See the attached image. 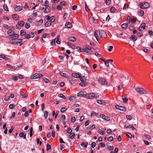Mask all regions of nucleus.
<instances>
[{"label": "nucleus", "mask_w": 153, "mask_h": 153, "mask_svg": "<svg viewBox=\"0 0 153 153\" xmlns=\"http://www.w3.org/2000/svg\"><path fill=\"white\" fill-rule=\"evenodd\" d=\"M136 91L140 94H147L148 92L143 88H135Z\"/></svg>", "instance_id": "nucleus-1"}, {"label": "nucleus", "mask_w": 153, "mask_h": 153, "mask_svg": "<svg viewBox=\"0 0 153 153\" xmlns=\"http://www.w3.org/2000/svg\"><path fill=\"white\" fill-rule=\"evenodd\" d=\"M99 97V95L97 94L91 93L89 94L86 93V97L90 99H92L94 98H96Z\"/></svg>", "instance_id": "nucleus-2"}, {"label": "nucleus", "mask_w": 153, "mask_h": 153, "mask_svg": "<svg viewBox=\"0 0 153 153\" xmlns=\"http://www.w3.org/2000/svg\"><path fill=\"white\" fill-rule=\"evenodd\" d=\"M150 5L148 2H144L141 3L140 4V7L141 9H146L149 7Z\"/></svg>", "instance_id": "nucleus-3"}, {"label": "nucleus", "mask_w": 153, "mask_h": 153, "mask_svg": "<svg viewBox=\"0 0 153 153\" xmlns=\"http://www.w3.org/2000/svg\"><path fill=\"white\" fill-rule=\"evenodd\" d=\"M23 41L22 39H12L10 41V42L12 44H16L22 42Z\"/></svg>", "instance_id": "nucleus-4"}, {"label": "nucleus", "mask_w": 153, "mask_h": 153, "mask_svg": "<svg viewBox=\"0 0 153 153\" xmlns=\"http://www.w3.org/2000/svg\"><path fill=\"white\" fill-rule=\"evenodd\" d=\"M99 36L100 38H106L107 35L106 33L102 30H100L99 31Z\"/></svg>", "instance_id": "nucleus-5"}, {"label": "nucleus", "mask_w": 153, "mask_h": 153, "mask_svg": "<svg viewBox=\"0 0 153 153\" xmlns=\"http://www.w3.org/2000/svg\"><path fill=\"white\" fill-rule=\"evenodd\" d=\"M25 23L24 21H21L19 22L18 23L16 24V29H19L20 27H23Z\"/></svg>", "instance_id": "nucleus-6"}, {"label": "nucleus", "mask_w": 153, "mask_h": 153, "mask_svg": "<svg viewBox=\"0 0 153 153\" xmlns=\"http://www.w3.org/2000/svg\"><path fill=\"white\" fill-rule=\"evenodd\" d=\"M42 76V75L40 74V73L39 74L36 73L32 76L30 77V79H35L39 77H41Z\"/></svg>", "instance_id": "nucleus-7"}, {"label": "nucleus", "mask_w": 153, "mask_h": 153, "mask_svg": "<svg viewBox=\"0 0 153 153\" xmlns=\"http://www.w3.org/2000/svg\"><path fill=\"white\" fill-rule=\"evenodd\" d=\"M98 81L102 85H106L107 84L106 80L102 78H100L98 79Z\"/></svg>", "instance_id": "nucleus-8"}, {"label": "nucleus", "mask_w": 153, "mask_h": 153, "mask_svg": "<svg viewBox=\"0 0 153 153\" xmlns=\"http://www.w3.org/2000/svg\"><path fill=\"white\" fill-rule=\"evenodd\" d=\"M35 34L33 32H31L29 34H27L25 35V38L26 39H29L31 38H33L35 36Z\"/></svg>", "instance_id": "nucleus-9"}, {"label": "nucleus", "mask_w": 153, "mask_h": 153, "mask_svg": "<svg viewBox=\"0 0 153 153\" xmlns=\"http://www.w3.org/2000/svg\"><path fill=\"white\" fill-rule=\"evenodd\" d=\"M146 24L145 23H143L140 24V26L139 28V30L140 31H142L145 28Z\"/></svg>", "instance_id": "nucleus-10"}, {"label": "nucleus", "mask_w": 153, "mask_h": 153, "mask_svg": "<svg viewBox=\"0 0 153 153\" xmlns=\"http://www.w3.org/2000/svg\"><path fill=\"white\" fill-rule=\"evenodd\" d=\"M6 65L8 67H9L10 68H11L13 69H16L19 68H20V67H22V64H20L19 65H17L15 66H11L9 64H7Z\"/></svg>", "instance_id": "nucleus-11"}, {"label": "nucleus", "mask_w": 153, "mask_h": 153, "mask_svg": "<svg viewBox=\"0 0 153 153\" xmlns=\"http://www.w3.org/2000/svg\"><path fill=\"white\" fill-rule=\"evenodd\" d=\"M115 108L117 109H119L122 111H125L126 110L125 107L122 106H119L117 105H115Z\"/></svg>", "instance_id": "nucleus-12"}, {"label": "nucleus", "mask_w": 153, "mask_h": 153, "mask_svg": "<svg viewBox=\"0 0 153 153\" xmlns=\"http://www.w3.org/2000/svg\"><path fill=\"white\" fill-rule=\"evenodd\" d=\"M86 93L85 92L80 91L77 94V96L80 97H86Z\"/></svg>", "instance_id": "nucleus-13"}, {"label": "nucleus", "mask_w": 153, "mask_h": 153, "mask_svg": "<svg viewBox=\"0 0 153 153\" xmlns=\"http://www.w3.org/2000/svg\"><path fill=\"white\" fill-rule=\"evenodd\" d=\"M100 117L105 120L108 121L110 120V118L108 117L105 115L104 114H101Z\"/></svg>", "instance_id": "nucleus-14"}, {"label": "nucleus", "mask_w": 153, "mask_h": 153, "mask_svg": "<svg viewBox=\"0 0 153 153\" xmlns=\"http://www.w3.org/2000/svg\"><path fill=\"white\" fill-rule=\"evenodd\" d=\"M14 9L16 11L19 12L22 10V7L21 6H16Z\"/></svg>", "instance_id": "nucleus-15"}, {"label": "nucleus", "mask_w": 153, "mask_h": 153, "mask_svg": "<svg viewBox=\"0 0 153 153\" xmlns=\"http://www.w3.org/2000/svg\"><path fill=\"white\" fill-rule=\"evenodd\" d=\"M124 127L127 128H131L132 130L136 129V128L133 126L132 125H125Z\"/></svg>", "instance_id": "nucleus-16"}, {"label": "nucleus", "mask_w": 153, "mask_h": 153, "mask_svg": "<svg viewBox=\"0 0 153 153\" xmlns=\"http://www.w3.org/2000/svg\"><path fill=\"white\" fill-rule=\"evenodd\" d=\"M122 100L123 102L125 103H127L128 101L127 96L126 95H124L122 96Z\"/></svg>", "instance_id": "nucleus-17"}, {"label": "nucleus", "mask_w": 153, "mask_h": 153, "mask_svg": "<svg viewBox=\"0 0 153 153\" xmlns=\"http://www.w3.org/2000/svg\"><path fill=\"white\" fill-rule=\"evenodd\" d=\"M65 26L67 28H70L72 27V25L69 22H68L66 23Z\"/></svg>", "instance_id": "nucleus-18"}, {"label": "nucleus", "mask_w": 153, "mask_h": 153, "mask_svg": "<svg viewBox=\"0 0 153 153\" xmlns=\"http://www.w3.org/2000/svg\"><path fill=\"white\" fill-rule=\"evenodd\" d=\"M72 75L73 77L76 78H79L81 76L80 74L76 73H72Z\"/></svg>", "instance_id": "nucleus-19"}, {"label": "nucleus", "mask_w": 153, "mask_h": 153, "mask_svg": "<svg viewBox=\"0 0 153 153\" xmlns=\"http://www.w3.org/2000/svg\"><path fill=\"white\" fill-rule=\"evenodd\" d=\"M98 33L99 32L97 30H95L94 31V36L96 38V39L97 40V41L98 42L99 39L98 38Z\"/></svg>", "instance_id": "nucleus-20"}, {"label": "nucleus", "mask_w": 153, "mask_h": 153, "mask_svg": "<svg viewBox=\"0 0 153 153\" xmlns=\"http://www.w3.org/2000/svg\"><path fill=\"white\" fill-rule=\"evenodd\" d=\"M51 11V8L49 6H47L45 8V13H48Z\"/></svg>", "instance_id": "nucleus-21"}, {"label": "nucleus", "mask_w": 153, "mask_h": 153, "mask_svg": "<svg viewBox=\"0 0 153 153\" xmlns=\"http://www.w3.org/2000/svg\"><path fill=\"white\" fill-rule=\"evenodd\" d=\"M68 40L69 41L71 42H74L76 41V38L74 36H71L69 37Z\"/></svg>", "instance_id": "nucleus-22"}, {"label": "nucleus", "mask_w": 153, "mask_h": 153, "mask_svg": "<svg viewBox=\"0 0 153 153\" xmlns=\"http://www.w3.org/2000/svg\"><path fill=\"white\" fill-rule=\"evenodd\" d=\"M130 39L133 40V41L134 42L136 41L137 38V36L135 35H132L130 37Z\"/></svg>", "instance_id": "nucleus-23"}, {"label": "nucleus", "mask_w": 153, "mask_h": 153, "mask_svg": "<svg viewBox=\"0 0 153 153\" xmlns=\"http://www.w3.org/2000/svg\"><path fill=\"white\" fill-rule=\"evenodd\" d=\"M0 58H3L5 60L9 59V58L8 57L6 56L4 54H1L0 55Z\"/></svg>", "instance_id": "nucleus-24"}, {"label": "nucleus", "mask_w": 153, "mask_h": 153, "mask_svg": "<svg viewBox=\"0 0 153 153\" xmlns=\"http://www.w3.org/2000/svg\"><path fill=\"white\" fill-rule=\"evenodd\" d=\"M13 39H17L19 37V35L15 33H14L13 34Z\"/></svg>", "instance_id": "nucleus-25"}, {"label": "nucleus", "mask_w": 153, "mask_h": 153, "mask_svg": "<svg viewBox=\"0 0 153 153\" xmlns=\"http://www.w3.org/2000/svg\"><path fill=\"white\" fill-rule=\"evenodd\" d=\"M13 18L15 20H18L19 16L17 14H13L12 15Z\"/></svg>", "instance_id": "nucleus-26"}, {"label": "nucleus", "mask_w": 153, "mask_h": 153, "mask_svg": "<svg viewBox=\"0 0 153 153\" xmlns=\"http://www.w3.org/2000/svg\"><path fill=\"white\" fill-rule=\"evenodd\" d=\"M76 49H77L78 51H80L81 52H84V51L85 50L84 48H80V47H77Z\"/></svg>", "instance_id": "nucleus-27"}, {"label": "nucleus", "mask_w": 153, "mask_h": 153, "mask_svg": "<svg viewBox=\"0 0 153 153\" xmlns=\"http://www.w3.org/2000/svg\"><path fill=\"white\" fill-rule=\"evenodd\" d=\"M128 25L127 23H125L121 25L122 29L125 30L128 27Z\"/></svg>", "instance_id": "nucleus-28"}, {"label": "nucleus", "mask_w": 153, "mask_h": 153, "mask_svg": "<svg viewBox=\"0 0 153 153\" xmlns=\"http://www.w3.org/2000/svg\"><path fill=\"white\" fill-rule=\"evenodd\" d=\"M69 135V137L71 139H73L74 138L75 136V134L74 133H71Z\"/></svg>", "instance_id": "nucleus-29"}, {"label": "nucleus", "mask_w": 153, "mask_h": 153, "mask_svg": "<svg viewBox=\"0 0 153 153\" xmlns=\"http://www.w3.org/2000/svg\"><path fill=\"white\" fill-rule=\"evenodd\" d=\"M51 23L49 21H48L46 22L45 24V26L46 27H49L51 25Z\"/></svg>", "instance_id": "nucleus-30"}, {"label": "nucleus", "mask_w": 153, "mask_h": 153, "mask_svg": "<svg viewBox=\"0 0 153 153\" xmlns=\"http://www.w3.org/2000/svg\"><path fill=\"white\" fill-rule=\"evenodd\" d=\"M55 20V17L54 16H52L51 17L50 22H53Z\"/></svg>", "instance_id": "nucleus-31"}, {"label": "nucleus", "mask_w": 153, "mask_h": 153, "mask_svg": "<svg viewBox=\"0 0 153 153\" xmlns=\"http://www.w3.org/2000/svg\"><path fill=\"white\" fill-rule=\"evenodd\" d=\"M26 33V32L25 30L22 29L20 31V35L21 36H23L25 35Z\"/></svg>", "instance_id": "nucleus-32"}, {"label": "nucleus", "mask_w": 153, "mask_h": 153, "mask_svg": "<svg viewBox=\"0 0 153 153\" xmlns=\"http://www.w3.org/2000/svg\"><path fill=\"white\" fill-rule=\"evenodd\" d=\"M88 143L87 142H86L85 143L84 142H83L82 144H81V146L82 147L83 146L84 148H86L87 147Z\"/></svg>", "instance_id": "nucleus-33"}, {"label": "nucleus", "mask_w": 153, "mask_h": 153, "mask_svg": "<svg viewBox=\"0 0 153 153\" xmlns=\"http://www.w3.org/2000/svg\"><path fill=\"white\" fill-rule=\"evenodd\" d=\"M56 39V38H55L54 39L52 40L51 43V45L53 46H54L55 45V43Z\"/></svg>", "instance_id": "nucleus-34"}, {"label": "nucleus", "mask_w": 153, "mask_h": 153, "mask_svg": "<svg viewBox=\"0 0 153 153\" xmlns=\"http://www.w3.org/2000/svg\"><path fill=\"white\" fill-rule=\"evenodd\" d=\"M60 74L62 76L65 77H67V75L66 73L61 72L60 73Z\"/></svg>", "instance_id": "nucleus-35"}, {"label": "nucleus", "mask_w": 153, "mask_h": 153, "mask_svg": "<svg viewBox=\"0 0 153 153\" xmlns=\"http://www.w3.org/2000/svg\"><path fill=\"white\" fill-rule=\"evenodd\" d=\"M58 97L62 98L63 99H66V97L65 96L62 94H59L58 95Z\"/></svg>", "instance_id": "nucleus-36"}, {"label": "nucleus", "mask_w": 153, "mask_h": 153, "mask_svg": "<svg viewBox=\"0 0 153 153\" xmlns=\"http://www.w3.org/2000/svg\"><path fill=\"white\" fill-rule=\"evenodd\" d=\"M85 50L84 51V52H85L86 53H87L89 54H91L92 53V51H89L88 50L86 49V48H84Z\"/></svg>", "instance_id": "nucleus-37"}, {"label": "nucleus", "mask_w": 153, "mask_h": 153, "mask_svg": "<svg viewBox=\"0 0 153 153\" xmlns=\"http://www.w3.org/2000/svg\"><path fill=\"white\" fill-rule=\"evenodd\" d=\"M97 114L94 111H91V117H93V116H96Z\"/></svg>", "instance_id": "nucleus-38"}, {"label": "nucleus", "mask_w": 153, "mask_h": 153, "mask_svg": "<svg viewBox=\"0 0 153 153\" xmlns=\"http://www.w3.org/2000/svg\"><path fill=\"white\" fill-rule=\"evenodd\" d=\"M11 31L10 30H9L7 31V34H9V36H12L14 32V31Z\"/></svg>", "instance_id": "nucleus-39"}, {"label": "nucleus", "mask_w": 153, "mask_h": 153, "mask_svg": "<svg viewBox=\"0 0 153 153\" xmlns=\"http://www.w3.org/2000/svg\"><path fill=\"white\" fill-rule=\"evenodd\" d=\"M138 14L139 16H142L144 14V12L143 11L141 10L140 12H138Z\"/></svg>", "instance_id": "nucleus-40"}, {"label": "nucleus", "mask_w": 153, "mask_h": 153, "mask_svg": "<svg viewBox=\"0 0 153 153\" xmlns=\"http://www.w3.org/2000/svg\"><path fill=\"white\" fill-rule=\"evenodd\" d=\"M114 149V147L113 146H107V149L108 150L111 151L112 150Z\"/></svg>", "instance_id": "nucleus-41"}, {"label": "nucleus", "mask_w": 153, "mask_h": 153, "mask_svg": "<svg viewBox=\"0 0 153 153\" xmlns=\"http://www.w3.org/2000/svg\"><path fill=\"white\" fill-rule=\"evenodd\" d=\"M131 22L132 23H134L136 22V19L135 18H133L131 19Z\"/></svg>", "instance_id": "nucleus-42"}, {"label": "nucleus", "mask_w": 153, "mask_h": 153, "mask_svg": "<svg viewBox=\"0 0 153 153\" xmlns=\"http://www.w3.org/2000/svg\"><path fill=\"white\" fill-rule=\"evenodd\" d=\"M15 106L16 105H14L13 104H11L9 105V108H10L12 109L14 108L15 107Z\"/></svg>", "instance_id": "nucleus-43"}, {"label": "nucleus", "mask_w": 153, "mask_h": 153, "mask_svg": "<svg viewBox=\"0 0 153 153\" xmlns=\"http://www.w3.org/2000/svg\"><path fill=\"white\" fill-rule=\"evenodd\" d=\"M3 8L4 10L8 11V9L7 4H4L3 5Z\"/></svg>", "instance_id": "nucleus-44"}, {"label": "nucleus", "mask_w": 153, "mask_h": 153, "mask_svg": "<svg viewBox=\"0 0 153 153\" xmlns=\"http://www.w3.org/2000/svg\"><path fill=\"white\" fill-rule=\"evenodd\" d=\"M48 114V111H45L44 116L45 118H46Z\"/></svg>", "instance_id": "nucleus-45"}, {"label": "nucleus", "mask_w": 153, "mask_h": 153, "mask_svg": "<svg viewBox=\"0 0 153 153\" xmlns=\"http://www.w3.org/2000/svg\"><path fill=\"white\" fill-rule=\"evenodd\" d=\"M72 130L70 128V127H69L67 130V132L68 133L70 134L71 133H72Z\"/></svg>", "instance_id": "nucleus-46"}, {"label": "nucleus", "mask_w": 153, "mask_h": 153, "mask_svg": "<svg viewBox=\"0 0 153 153\" xmlns=\"http://www.w3.org/2000/svg\"><path fill=\"white\" fill-rule=\"evenodd\" d=\"M80 80L81 82H84L85 80V76H82L80 77Z\"/></svg>", "instance_id": "nucleus-47"}, {"label": "nucleus", "mask_w": 153, "mask_h": 153, "mask_svg": "<svg viewBox=\"0 0 153 153\" xmlns=\"http://www.w3.org/2000/svg\"><path fill=\"white\" fill-rule=\"evenodd\" d=\"M14 128L13 126H12L11 127L10 129L8 131L9 133H12L14 129Z\"/></svg>", "instance_id": "nucleus-48"}, {"label": "nucleus", "mask_w": 153, "mask_h": 153, "mask_svg": "<svg viewBox=\"0 0 153 153\" xmlns=\"http://www.w3.org/2000/svg\"><path fill=\"white\" fill-rule=\"evenodd\" d=\"M67 110V108L65 107H62V108L61 110L60 111L61 112H65Z\"/></svg>", "instance_id": "nucleus-49"}, {"label": "nucleus", "mask_w": 153, "mask_h": 153, "mask_svg": "<svg viewBox=\"0 0 153 153\" xmlns=\"http://www.w3.org/2000/svg\"><path fill=\"white\" fill-rule=\"evenodd\" d=\"M51 149V146L49 144H47V145L46 149L47 151H48L49 149Z\"/></svg>", "instance_id": "nucleus-50"}, {"label": "nucleus", "mask_w": 153, "mask_h": 153, "mask_svg": "<svg viewBox=\"0 0 153 153\" xmlns=\"http://www.w3.org/2000/svg\"><path fill=\"white\" fill-rule=\"evenodd\" d=\"M44 81L46 83H47L50 81V80L47 78H44Z\"/></svg>", "instance_id": "nucleus-51"}, {"label": "nucleus", "mask_w": 153, "mask_h": 153, "mask_svg": "<svg viewBox=\"0 0 153 153\" xmlns=\"http://www.w3.org/2000/svg\"><path fill=\"white\" fill-rule=\"evenodd\" d=\"M99 147H104L105 146V144L104 143H101L99 144Z\"/></svg>", "instance_id": "nucleus-52"}, {"label": "nucleus", "mask_w": 153, "mask_h": 153, "mask_svg": "<svg viewBox=\"0 0 153 153\" xmlns=\"http://www.w3.org/2000/svg\"><path fill=\"white\" fill-rule=\"evenodd\" d=\"M126 136L129 138H131L132 137V135L129 133L127 132L126 134Z\"/></svg>", "instance_id": "nucleus-53"}, {"label": "nucleus", "mask_w": 153, "mask_h": 153, "mask_svg": "<svg viewBox=\"0 0 153 153\" xmlns=\"http://www.w3.org/2000/svg\"><path fill=\"white\" fill-rule=\"evenodd\" d=\"M115 10V8L114 7H111L110 9V12L111 13H114Z\"/></svg>", "instance_id": "nucleus-54"}, {"label": "nucleus", "mask_w": 153, "mask_h": 153, "mask_svg": "<svg viewBox=\"0 0 153 153\" xmlns=\"http://www.w3.org/2000/svg\"><path fill=\"white\" fill-rule=\"evenodd\" d=\"M113 140V137L112 136H111V137H109L108 138V140L110 142L112 141Z\"/></svg>", "instance_id": "nucleus-55"}, {"label": "nucleus", "mask_w": 153, "mask_h": 153, "mask_svg": "<svg viewBox=\"0 0 153 153\" xmlns=\"http://www.w3.org/2000/svg\"><path fill=\"white\" fill-rule=\"evenodd\" d=\"M37 22L39 23V25H40L42 23L43 20L42 19H41L39 21H37Z\"/></svg>", "instance_id": "nucleus-56"}, {"label": "nucleus", "mask_w": 153, "mask_h": 153, "mask_svg": "<svg viewBox=\"0 0 153 153\" xmlns=\"http://www.w3.org/2000/svg\"><path fill=\"white\" fill-rule=\"evenodd\" d=\"M75 120H76V118H75V117H71V121L72 123H74V122H75Z\"/></svg>", "instance_id": "nucleus-57"}, {"label": "nucleus", "mask_w": 153, "mask_h": 153, "mask_svg": "<svg viewBox=\"0 0 153 153\" xmlns=\"http://www.w3.org/2000/svg\"><path fill=\"white\" fill-rule=\"evenodd\" d=\"M111 0H106L105 3L107 5H109L111 3Z\"/></svg>", "instance_id": "nucleus-58"}, {"label": "nucleus", "mask_w": 153, "mask_h": 153, "mask_svg": "<svg viewBox=\"0 0 153 153\" xmlns=\"http://www.w3.org/2000/svg\"><path fill=\"white\" fill-rule=\"evenodd\" d=\"M131 18L130 17L128 16L127 17V22L128 23H129L130 22Z\"/></svg>", "instance_id": "nucleus-59"}, {"label": "nucleus", "mask_w": 153, "mask_h": 153, "mask_svg": "<svg viewBox=\"0 0 153 153\" xmlns=\"http://www.w3.org/2000/svg\"><path fill=\"white\" fill-rule=\"evenodd\" d=\"M128 8V7L127 6V4H125L124 6L123 9L124 10H126Z\"/></svg>", "instance_id": "nucleus-60"}, {"label": "nucleus", "mask_w": 153, "mask_h": 153, "mask_svg": "<svg viewBox=\"0 0 153 153\" xmlns=\"http://www.w3.org/2000/svg\"><path fill=\"white\" fill-rule=\"evenodd\" d=\"M30 25L28 23H26L25 25V28L27 29L29 28L30 27Z\"/></svg>", "instance_id": "nucleus-61"}, {"label": "nucleus", "mask_w": 153, "mask_h": 153, "mask_svg": "<svg viewBox=\"0 0 153 153\" xmlns=\"http://www.w3.org/2000/svg\"><path fill=\"white\" fill-rule=\"evenodd\" d=\"M33 15L34 17H36L37 16V14L36 13V10H35L33 11Z\"/></svg>", "instance_id": "nucleus-62"}, {"label": "nucleus", "mask_w": 153, "mask_h": 153, "mask_svg": "<svg viewBox=\"0 0 153 153\" xmlns=\"http://www.w3.org/2000/svg\"><path fill=\"white\" fill-rule=\"evenodd\" d=\"M104 63H105V66L106 67H109V63H108V61H104Z\"/></svg>", "instance_id": "nucleus-63"}, {"label": "nucleus", "mask_w": 153, "mask_h": 153, "mask_svg": "<svg viewBox=\"0 0 153 153\" xmlns=\"http://www.w3.org/2000/svg\"><path fill=\"white\" fill-rule=\"evenodd\" d=\"M126 117L127 119L129 120H131L132 118L131 116L130 115H126Z\"/></svg>", "instance_id": "nucleus-64"}]
</instances>
